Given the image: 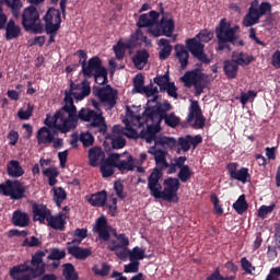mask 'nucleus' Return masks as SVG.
I'll use <instances>...</instances> for the list:
<instances>
[{"label":"nucleus","instance_id":"a18cd8bd","mask_svg":"<svg viewBox=\"0 0 280 280\" xmlns=\"http://www.w3.org/2000/svg\"><path fill=\"white\" fill-rule=\"evenodd\" d=\"M195 175V172L190 170V167L188 165L186 166H182L179 168V172L177 174V177L179 178V180L183 183V184H186L190 178L191 176Z\"/></svg>","mask_w":280,"mask_h":280},{"label":"nucleus","instance_id":"dca6fc26","mask_svg":"<svg viewBox=\"0 0 280 280\" xmlns=\"http://www.w3.org/2000/svg\"><path fill=\"white\" fill-rule=\"evenodd\" d=\"M175 30V22L173 19H165L164 16L161 19L160 23L156 22L154 28H149L148 34L153 36L154 38H159L161 36H165L167 38H172Z\"/></svg>","mask_w":280,"mask_h":280},{"label":"nucleus","instance_id":"7c9ffc66","mask_svg":"<svg viewBox=\"0 0 280 280\" xmlns=\"http://www.w3.org/2000/svg\"><path fill=\"white\" fill-rule=\"evenodd\" d=\"M7 173L13 178H19L25 174V171L18 160H12L7 165Z\"/></svg>","mask_w":280,"mask_h":280},{"label":"nucleus","instance_id":"c756f323","mask_svg":"<svg viewBox=\"0 0 280 280\" xmlns=\"http://www.w3.org/2000/svg\"><path fill=\"white\" fill-rule=\"evenodd\" d=\"M232 61L235 62V65L237 66L246 67L252 65V62L255 61V57L249 56L248 54L243 51H240V52L234 51L232 54Z\"/></svg>","mask_w":280,"mask_h":280},{"label":"nucleus","instance_id":"09e8293b","mask_svg":"<svg viewBox=\"0 0 280 280\" xmlns=\"http://www.w3.org/2000/svg\"><path fill=\"white\" fill-rule=\"evenodd\" d=\"M116 166L102 162L101 164V174L103 178H108L115 174Z\"/></svg>","mask_w":280,"mask_h":280},{"label":"nucleus","instance_id":"a211bd4d","mask_svg":"<svg viewBox=\"0 0 280 280\" xmlns=\"http://www.w3.org/2000/svg\"><path fill=\"white\" fill-rule=\"evenodd\" d=\"M194 120H195V122H194L192 127L195 129H202L207 121V119L203 118V116H202V110H201V107H200L198 101H192L190 104V108H189L187 121L192 122Z\"/></svg>","mask_w":280,"mask_h":280},{"label":"nucleus","instance_id":"3c124183","mask_svg":"<svg viewBox=\"0 0 280 280\" xmlns=\"http://www.w3.org/2000/svg\"><path fill=\"white\" fill-rule=\"evenodd\" d=\"M34 113V105L27 104V109L24 110L23 108H20L18 112V117L20 120H28Z\"/></svg>","mask_w":280,"mask_h":280},{"label":"nucleus","instance_id":"13d9d810","mask_svg":"<svg viewBox=\"0 0 280 280\" xmlns=\"http://www.w3.org/2000/svg\"><path fill=\"white\" fill-rule=\"evenodd\" d=\"M126 145H127V140L124 139L121 136L112 138V148L114 150H121L126 148Z\"/></svg>","mask_w":280,"mask_h":280},{"label":"nucleus","instance_id":"5fc2aeb1","mask_svg":"<svg viewBox=\"0 0 280 280\" xmlns=\"http://www.w3.org/2000/svg\"><path fill=\"white\" fill-rule=\"evenodd\" d=\"M80 141L83 143L84 148H90L94 144V137L90 131L81 132Z\"/></svg>","mask_w":280,"mask_h":280},{"label":"nucleus","instance_id":"bf43d9fd","mask_svg":"<svg viewBox=\"0 0 280 280\" xmlns=\"http://www.w3.org/2000/svg\"><path fill=\"white\" fill-rule=\"evenodd\" d=\"M206 280H236V276L225 278L221 275L220 268H217L212 275L206 278Z\"/></svg>","mask_w":280,"mask_h":280},{"label":"nucleus","instance_id":"7ed1b4c3","mask_svg":"<svg viewBox=\"0 0 280 280\" xmlns=\"http://www.w3.org/2000/svg\"><path fill=\"white\" fill-rule=\"evenodd\" d=\"M163 177L162 168H153L152 173L148 178V189L150 195L155 199H163L167 202H177V191L180 189V182L177 178L168 177L164 179V189L162 190V185L160 183Z\"/></svg>","mask_w":280,"mask_h":280},{"label":"nucleus","instance_id":"20e7f679","mask_svg":"<svg viewBox=\"0 0 280 280\" xmlns=\"http://www.w3.org/2000/svg\"><path fill=\"white\" fill-rule=\"evenodd\" d=\"M109 232H114L113 236L116 238V240H112L108 245V249L110 252H116L119 248L129 247L130 241L127 234L126 233L118 234L114 228H110L108 225V220L106 217L104 215L98 217L93 228V233L98 235L100 241L108 242L110 240Z\"/></svg>","mask_w":280,"mask_h":280},{"label":"nucleus","instance_id":"58836bf2","mask_svg":"<svg viewBox=\"0 0 280 280\" xmlns=\"http://www.w3.org/2000/svg\"><path fill=\"white\" fill-rule=\"evenodd\" d=\"M62 276L66 280H79V273L73 264L62 265Z\"/></svg>","mask_w":280,"mask_h":280},{"label":"nucleus","instance_id":"37998d69","mask_svg":"<svg viewBox=\"0 0 280 280\" xmlns=\"http://www.w3.org/2000/svg\"><path fill=\"white\" fill-rule=\"evenodd\" d=\"M129 48L127 47V44L122 43L121 40H119L118 44H115L113 46V51L117 60H122V58L126 57V51Z\"/></svg>","mask_w":280,"mask_h":280},{"label":"nucleus","instance_id":"5701e85b","mask_svg":"<svg viewBox=\"0 0 280 280\" xmlns=\"http://www.w3.org/2000/svg\"><path fill=\"white\" fill-rule=\"evenodd\" d=\"M150 58V54L147 49H140L136 51L133 58H131V62H133L135 67L138 70H143L148 65V60Z\"/></svg>","mask_w":280,"mask_h":280},{"label":"nucleus","instance_id":"ddd939ff","mask_svg":"<svg viewBox=\"0 0 280 280\" xmlns=\"http://www.w3.org/2000/svg\"><path fill=\"white\" fill-rule=\"evenodd\" d=\"M25 192L26 188L19 179H7L4 183L0 184V194L13 200L25 198Z\"/></svg>","mask_w":280,"mask_h":280},{"label":"nucleus","instance_id":"a878e982","mask_svg":"<svg viewBox=\"0 0 280 280\" xmlns=\"http://www.w3.org/2000/svg\"><path fill=\"white\" fill-rule=\"evenodd\" d=\"M4 30L7 40L19 38L22 35V28L15 24L14 20H9Z\"/></svg>","mask_w":280,"mask_h":280},{"label":"nucleus","instance_id":"864d4df0","mask_svg":"<svg viewBox=\"0 0 280 280\" xmlns=\"http://www.w3.org/2000/svg\"><path fill=\"white\" fill-rule=\"evenodd\" d=\"M145 258V249H141L136 246L133 249L130 250V260H142Z\"/></svg>","mask_w":280,"mask_h":280},{"label":"nucleus","instance_id":"473e14b6","mask_svg":"<svg viewBox=\"0 0 280 280\" xmlns=\"http://www.w3.org/2000/svg\"><path fill=\"white\" fill-rule=\"evenodd\" d=\"M88 156L90 166L95 167L101 160H104L105 152L101 147H94L92 149H89Z\"/></svg>","mask_w":280,"mask_h":280},{"label":"nucleus","instance_id":"9b49d317","mask_svg":"<svg viewBox=\"0 0 280 280\" xmlns=\"http://www.w3.org/2000/svg\"><path fill=\"white\" fill-rule=\"evenodd\" d=\"M21 25L26 32H33V34H43L44 27L40 22L38 9L34 5L24 8L22 13Z\"/></svg>","mask_w":280,"mask_h":280},{"label":"nucleus","instance_id":"1a4fd4ad","mask_svg":"<svg viewBox=\"0 0 280 280\" xmlns=\"http://www.w3.org/2000/svg\"><path fill=\"white\" fill-rule=\"evenodd\" d=\"M150 118L155 122L161 124L163 120L166 126L171 128H176L180 125V118L176 117L174 113L167 114L172 110V105L170 102L165 101L163 104L149 106Z\"/></svg>","mask_w":280,"mask_h":280},{"label":"nucleus","instance_id":"2f4dec72","mask_svg":"<svg viewBox=\"0 0 280 280\" xmlns=\"http://www.w3.org/2000/svg\"><path fill=\"white\" fill-rule=\"evenodd\" d=\"M240 66L232 59L223 61V72L230 80H234L238 75Z\"/></svg>","mask_w":280,"mask_h":280},{"label":"nucleus","instance_id":"4c0bfd02","mask_svg":"<svg viewBox=\"0 0 280 280\" xmlns=\"http://www.w3.org/2000/svg\"><path fill=\"white\" fill-rule=\"evenodd\" d=\"M233 209L236 213L243 214L244 212L248 211L249 205L246 200V195H241L238 199L233 203Z\"/></svg>","mask_w":280,"mask_h":280},{"label":"nucleus","instance_id":"4d7b16f0","mask_svg":"<svg viewBox=\"0 0 280 280\" xmlns=\"http://www.w3.org/2000/svg\"><path fill=\"white\" fill-rule=\"evenodd\" d=\"M275 209H276V203H271L270 206L262 205L258 209V217L260 219H266L269 213L275 211Z\"/></svg>","mask_w":280,"mask_h":280},{"label":"nucleus","instance_id":"f8f14e48","mask_svg":"<svg viewBox=\"0 0 280 280\" xmlns=\"http://www.w3.org/2000/svg\"><path fill=\"white\" fill-rule=\"evenodd\" d=\"M93 94L100 101V103L112 110L117 105L118 91L107 84L106 86H93Z\"/></svg>","mask_w":280,"mask_h":280},{"label":"nucleus","instance_id":"f3484780","mask_svg":"<svg viewBox=\"0 0 280 280\" xmlns=\"http://www.w3.org/2000/svg\"><path fill=\"white\" fill-rule=\"evenodd\" d=\"M238 163H229L226 166L228 174L230 175L232 180H238L242 184H247L250 182L252 176L249 174V168L248 167H242L241 170L238 168Z\"/></svg>","mask_w":280,"mask_h":280},{"label":"nucleus","instance_id":"c03bdc74","mask_svg":"<svg viewBox=\"0 0 280 280\" xmlns=\"http://www.w3.org/2000/svg\"><path fill=\"white\" fill-rule=\"evenodd\" d=\"M67 199V192L62 187L54 188V201L58 208H61L63 201Z\"/></svg>","mask_w":280,"mask_h":280},{"label":"nucleus","instance_id":"69168bd1","mask_svg":"<svg viewBox=\"0 0 280 280\" xmlns=\"http://www.w3.org/2000/svg\"><path fill=\"white\" fill-rule=\"evenodd\" d=\"M163 91H166L170 97H173L174 100L178 98L177 88L174 82L167 83V86L163 88Z\"/></svg>","mask_w":280,"mask_h":280},{"label":"nucleus","instance_id":"6ab92c4d","mask_svg":"<svg viewBox=\"0 0 280 280\" xmlns=\"http://www.w3.org/2000/svg\"><path fill=\"white\" fill-rule=\"evenodd\" d=\"M160 18V13L155 10H151L149 13H143L139 16L137 21V27L138 30L141 28H155L158 25V21Z\"/></svg>","mask_w":280,"mask_h":280},{"label":"nucleus","instance_id":"4be33fe9","mask_svg":"<svg viewBox=\"0 0 280 280\" xmlns=\"http://www.w3.org/2000/svg\"><path fill=\"white\" fill-rule=\"evenodd\" d=\"M46 222L50 229H54L55 231L63 232L67 224L66 214L62 212H59L57 215L51 214Z\"/></svg>","mask_w":280,"mask_h":280},{"label":"nucleus","instance_id":"c9c22d12","mask_svg":"<svg viewBox=\"0 0 280 280\" xmlns=\"http://www.w3.org/2000/svg\"><path fill=\"white\" fill-rule=\"evenodd\" d=\"M158 46L163 47L160 51V60H167L172 54L173 47L167 38H162Z\"/></svg>","mask_w":280,"mask_h":280},{"label":"nucleus","instance_id":"f257e3e1","mask_svg":"<svg viewBox=\"0 0 280 280\" xmlns=\"http://www.w3.org/2000/svg\"><path fill=\"white\" fill-rule=\"evenodd\" d=\"M73 93L74 91H70V94H66V98H63L66 104L62 105L59 112L69 118L70 124L75 122L79 125V121L90 122V129H97L98 133L105 136L107 133V124L105 117H102L101 113H95L94 109L89 107H82L78 113L77 106L74 105Z\"/></svg>","mask_w":280,"mask_h":280},{"label":"nucleus","instance_id":"f03ea898","mask_svg":"<svg viewBox=\"0 0 280 280\" xmlns=\"http://www.w3.org/2000/svg\"><path fill=\"white\" fill-rule=\"evenodd\" d=\"M48 249L36 250L32 255L31 261H24L21 265H15L9 270V276L12 280H57L56 275L46 273L47 264L44 262V257L47 256Z\"/></svg>","mask_w":280,"mask_h":280},{"label":"nucleus","instance_id":"423d86ee","mask_svg":"<svg viewBox=\"0 0 280 280\" xmlns=\"http://www.w3.org/2000/svg\"><path fill=\"white\" fill-rule=\"evenodd\" d=\"M151 112L150 107H147V109L143 110L142 116H136L135 112L130 109L129 106H127V116L131 117L133 119H137L139 126L147 125L148 129H142L140 131V139L147 140L148 143H151L154 141L156 142V139L159 138L156 135L161 130V122H156L155 119L151 118L149 113Z\"/></svg>","mask_w":280,"mask_h":280},{"label":"nucleus","instance_id":"ea45409f","mask_svg":"<svg viewBox=\"0 0 280 280\" xmlns=\"http://www.w3.org/2000/svg\"><path fill=\"white\" fill-rule=\"evenodd\" d=\"M154 143L155 147H167L171 150L178 145V141H176L173 137H158Z\"/></svg>","mask_w":280,"mask_h":280},{"label":"nucleus","instance_id":"f704fd0d","mask_svg":"<svg viewBox=\"0 0 280 280\" xmlns=\"http://www.w3.org/2000/svg\"><path fill=\"white\" fill-rule=\"evenodd\" d=\"M12 223L19 228H26L30 223V217L27 213L18 210L13 213Z\"/></svg>","mask_w":280,"mask_h":280},{"label":"nucleus","instance_id":"a19ab883","mask_svg":"<svg viewBox=\"0 0 280 280\" xmlns=\"http://www.w3.org/2000/svg\"><path fill=\"white\" fill-rule=\"evenodd\" d=\"M167 155L166 152L163 150L161 152H158L156 155H154V161L158 167H154V170H165L170 167V163L167 162V159L165 158Z\"/></svg>","mask_w":280,"mask_h":280},{"label":"nucleus","instance_id":"9d476101","mask_svg":"<svg viewBox=\"0 0 280 280\" xmlns=\"http://www.w3.org/2000/svg\"><path fill=\"white\" fill-rule=\"evenodd\" d=\"M208 78L199 68H195L190 71L184 73L180 78V81L186 89H195V96H200L203 93V90L208 88V81L205 79Z\"/></svg>","mask_w":280,"mask_h":280},{"label":"nucleus","instance_id":"79ce46f5","mask_svg":"<svg viewBox=\"0 0 280 280\" xmlns=\"http://www.w3.org/2000/svg\"><path fill=\"white\" fill-rule=\"evenodd\" d=\"M110 270H113V266L107 265L106 262H103L101 265V268L97 265H94L92 267V271L95 276H98L101 278H105L109 275Z\"/></svg>","mask_w":280,"mask_h":280},{"label":"nucleus","instance_id":"de8ad7c7","mask_svg":"<svg viewBox=\"0 0 280 280\" xmlns=\"http://www.w3.org/2000/svg\"><path fill=\"white\" fill-rule=\"evenodd\" d=\"M121 133L125 137H128L129 139H139L141 138V133H138V131L136 129L132 128V126L130 125V122L126 124V128L122 129Z\"/></svg>","mask_w":280,"mask_h":280},{"label":"nucleus","instance_id":"aec40b11","mask_svg":"<svg viewBox=\"0 0 280 280\" xmlns=\"http://www.w3.org/2000/svg\"><path fill=\"white\" fill-rule=\"evenodd\" d=\"M70 92H74L72 93L74 100H84L91 94V82L88 79L83 80L81 84L71 82Z\"/></svg>","mask_w":280,"mask_h":280},{"label":"nucleus","instance_id":"c85d7f7f","mask_svg":"<svg viewBox=\"0 0 280 280\" xmlns=\"http://www.w3.org/2000/svg\"><path fill=\"white\" fill-rule=\"evenodd\" d=\"M89 203L93 207L103 208L107 201V190H100L98 192L90 195Z\"/></svg>","mask_w":280,"mask_h":280},{"label":"nucleus","instance_id":"0e129e2a","mask_svg":"<svg viewBox=\"0 0 280 280\" xmlns=\"http://www.w3.org/2000/svg\"><path fill=\"white\" fill-rule=\"evenodd\" d=\"M241 265L242 269L247 273V275H253V271H255V267L252 265V262L248 260L247 257H243L241 259Z\"/></svg>","mask_w":280,"mask_h":280},{"label":"nucleus","instance_id":"e433bc0d","mask_svg":"<svg viewBox=\"0 0 280 280\" xmlns=\"http://www.w3.org/2000/svg\"><path fill=\"white\" fill-rule=\"evenodd\" d=\"M116 168H118L121 174L125 172H132L135 171V159L132 155H128L127 160H121L118 162V165H115Z\"/></svg>","mask_w":280,"mask_h":280},{"label":"nucleus","instance_id":"4468645a","mask_svg":"<svg viewBox=\"0 0 280 280\" xmlns=\"http://www.w3.org/2000/svg\"><path fill=\"white\" fill-rule=\"evenodd\" d=\"M44 124L45 126H47V128H56L61 133H68L78 127L77 122H70L69 118L59 110L56 112L52 118H49V116H47Z\"/></svg>","mask_w":280,"mask_h":280},{"label":"nucleus","instance_id":"393cba45","mask_svg":"<svg viewBox=\"0 0 280 280\" xmlns=\"http://www.w3.org/2000/svg\"><path fill=\"white\" fill-rule=\"evenodd\" d=\"M67 250L70 256L80 260H84L93 254L91 248H82L80 246H68Z\"/></svg>","mask_w":280,"mask_h":280},{"label":"nucleus","instance_id":"b1692460","mask_svg":"<svg viewBox=\"0 0 280 280\" xmlns=\"http://www.w3.org/2000/svg\"><path fill=\"white\" fill-rule=\"evenodd\" d=\"M261 14L258 12V9L256 7H249L248 12L244 18L243 24L244 27H253L254 25L259 23V20L261 19Z\"/></svg>","mask_w":280,"mask_h":280},{"label":"nucleus","instance_id":"39448f33","mask_svg":"<svg viewBox=\"0 0 280 280\" xmlns=\"http://www.w3.org/2000/svg\"><path fill=\"white\" fill-rule=\"evenodd\" d=\"M241 27L238 25L232 26L231 23L226 19H222L219 22V25L215 27V37L218 47L217 51H231V46H236L237 40L240 38L238 32Z\"/></svg>","mask_w":280,"mask_h":280},{"label":"nucleus","instance_id":"e2e57ef3","mask_svg":"<svg viewBox=\"0 0 280 280\" xmlns=\"http://www.w3.org/2000/svg\"><path fill=\"white\" fill-rule=\"evenodd\" d=\"M271 11H272V5L269 2H261L257 8V12L258 14H260V16L270 14Z\"/></svg>","mask_w":280,"mask_h":280},{"label":"nucleus","instance_id":"774afa93","mask_svg":"<svg viewBox=\"0 0 280 280\" xmlns=\"http://www.w3.org/2000/svg\"><path fill=\"white\" fill-rule=\"evenodd\" d=\"M265 280H280V266L270 268L269 275Z\"/></svg>","mask_w":280,"mask_h":280},{"label":"nucleus","instance_id":"412c9836","mask_svg":"<svg viewBox=\"0 0 280 280\" xmlns=\"http://www.w3.org/2000/svg\"><path fill=\"white\" fill-rule=\"evenodd\" d=\"M32 211L34 222L37 221L40 224H44V222L48 221V219L52 215L51 210L47 207V205L44 203H33Z\"/></svg>","mask_w":280,"mask_h":280},{"label":"nucleus","instance_id":"2eb2a0df","mask_svg":"<svg viewBox=\"0 0 280 280\" xmlns=\"http://www.w3.org/2000/svg\"><path fill=\"white\" fill-rule=\"evenodd\" d=\"M45 22L46 34H57L61 27V11L56 8H49L43 18Z\"/></svg>","mask_w":280,"mask_h":280},{"label":"nucleus","instance_id":"8fccbe9b","mask_svg":"<svg viewBox=\"0 0 280 280\" xmlns=\"http://www.w3.org/2000/svg\"><path fill=\"white\" fill-rule=\"evenodd\" d=\"M154 83L160 86L161 91H163L164 88H166L172 82L170 81V74L166 72L164 75H156L154 78Z\"/></svg>","mask_w":280,"mask_h":280},{"label":"nucleus","instance_id":"bb28decb","mask_svg":"<svg viewBox=\"0 0 280 280\" xmlns=\"http://www.w3.org/2000/svg\"><path fill=\"white\" fill-rule=\"evenodd\" d=\"M55 135L47 127H42L36 132L37 144H50L54 142Z\"/></svg>","mask_w":280,"mask_h":280},{"label":"nucleus","instance_id":"603ef678","mask_svg":"<svg viewBox=\"0 0 280 280\" xmlns=\"http://www.w3.org/2000/svg\"><path fill=\"white\" fill-rule=\"evenodd\" d=\"M67 256L65 250L58 248H50V254L47 256V260H61Z\"/></svg>","mask_w":280,"mask_h":280},{"label":"nucleus","instance_id":"680f3d73","mask_svg":"<svg viewBox=\"0 0 280 280\" xmlns=\"http://www.w3.org/2000/svg\"><path fill=\"white\" fill-rule=\"evenodd\" d=\"M177 145L180 147V150L184 152H188L191 148L190 140L188 139V135L185 137L178 138Z\"/></svg>","mask_w":280,"mask_h":280},{"label":"nucleus","instance_id":"72a5a7b5","mask_svg":"<svg viewBox=\"0 0 280 280\" xmlns=\"http://www.w3.org/2000/svg\"><path fill=\"white\" fill-rule=\"evenodd\" d=\"M148 37L144 36L143 31L141 30H137L136 33L131 34V37L128 38V40L125 43L126 47L128 50H131L133 48H136L139 44H141L140 42L143 40L145 42Z\"/></svg>","mask_w":280,"mask_h":280},{"label":"nucleus","instance_id":"6e6552de","mask_svg":"<svg viewBox=\"0 0 280 280\" xmlns=\"http://www.w3.org/2000/svg\"><path fill=\"white\" fill-rule=\"evenodd\" d=\"M82 66V73L84 78H94L95 84L106 85L108 83V71L103 66V61L100 57H92L85 61H80Z\"/></svg>","mask_w":280,"mask_h":280},{"label":"nucleus","instance_id":"6e6d98bb","mask_svg":"<svg viewBox=\"0 0 280 280\" xmlns=\"http://www.w3.org/2000/svg\"><path fill=\"white\" fill-rule=\"evenodd\" d=\"M133 86L137 93L142 94L143 93V89L144 86V77L143 74L139 73L136 75L135 80H133Z\"/></svg>","mask_w":280,"mask_h":280},{"label":"nucleus","instance_id":"0eeeda50","mask_svg":"<svg viewBox=\"0 0 280 280\" xmlns=\"http://www.w3.org/2000/svg\"><path fill=\"white\" fill-rule=\"evenodd\" d=\"M213 38V33L208 30L200 31L194 38L186 40V47L195 59L199 60L203 65H210L211 59L205 54V45L201 43H209Z\"/></svg>","mask_w":280,"mask_h":280},{"label":"nucleus","instance_id":"052dcab7","mask_svg":"<svg viewBox=\"0 0 280 280\" xmlns=\"http://www.w3.org/2000/svg\"><path fill=\"white\" fill-rule=\"evenodd\" d=\"M257 93L255 91L249 90L247 93L242 92L241 94V103L243 106L247 105L250 100H255Z\"/></svg>","mask_w":280,"mask_h":280},{"label":"nucleus","instance_id":"49530a36","mask_svg":"<svg viewBox=\"0 0 280 280\" xmlns=\"http://www.w3.org/2000/svg\"><path fill=\"white\" fill-rule=\"evenodd\" d=\"M8 8H11L12 14L15 18H19V12L23 8V3L21 0H4Z\"/></svg>","mask_w":280,"mask_h":280},{"label":"nucleus","instance_id":"cd10ccee","mask_svg":"<svg viewBox=\"0 0 280 280\" xmlns=\"http://www.w3.org/2000/svg\"><path fill=\"white\" fill-rule=\"evenodd\" d=\"M175 56L178 59L180 69H186L188 66L189 52L183 44L175 45Z\"/></svg>","mask_w":280,"mask_h":280},{"label":"nucleus","instance_id":"338daca9","mask_svg":"<svg viewBox=\"0 0 280 280\" xmlns=\"http://www.w3.org/2000/svg\"><path fill=\"white\" fill-rule=\"evenodd\" d=\"M131 262L125 265L124 272L126 273H136L139 271V261L138 260H130Z\"/></svg>","mask_w":280,"mask_h":280}]
</instances>
